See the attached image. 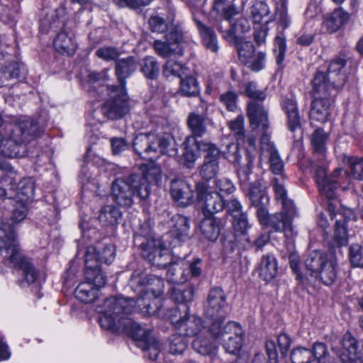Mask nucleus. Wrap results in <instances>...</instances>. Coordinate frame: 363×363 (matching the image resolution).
<instances>
[{"instance_id":"1","label":"nucleus","mask_w":363,"mask_h":363,"mask_svg":"<svg viewBox=\"0 0 363 363\" xmlns=\"http://www.w3.org/2000/svg\"><path fill=\"white\" fill-rule=\"evenodd\" d=\"M132 306L123 299H109L105 306L99 308L102 313L99 321L101 326L113 333H125L135 341L143 344V350L148 352L151 360H155L160 352L159 342L146 329L128 317L132 313Z\"/></svg>"},{"instance_id":"2","label":"nucleus","mask_w":363,"mask_h":363,"mask_svg":"<svg viewBox=\"0 0 363 363\" xmlns=\"http://www.w3.org/2000/svg\"><path fill=\"white\" fill-rule=\"evenodd\" d=\"M129 286L138 296L135 299H126L115 296L106 298L102 304L96 306V310L101 315L100 316H102V313L99 311V308L104 306L109 299L125 300L132 306V312L135 311V306L147 315H152L155 312L156 307H153L152 304L155 299L164 293V279L155 275L147 274L143 268L140 267L135 269L132 273L129 279Z\"/></svg>"},{"instance_id":"3","label":"nucleus","mask_w":363,"mask_h":363,"mask_svg":"<svg viewBox=\"0 0 363 363\" xmlns=\"http://www.w3.org/2000/svg\"><path fill=\"white\" fill-rule=\"evenodd\" d=\"M38 123L28 117H22L6 126V139L1 154L9 158L24 157L26 143L40 135Z\"/></svg>"},{"instance_id":"4","label":"nucleus","mask_w":363,"mask_h":363,"mask_svg":"<svg viewBox=\"0 0 363 363\" xmlns=\"http://www.w3.org/2000/svg\"><path fill=\"white\" fill-rule=\"evenodd\" d=\"M172 324L183 335L197 337L193 342V348L202 355L209 354L213 347L199 336L205 330L202 318L195 314L189 313V307L184 304L182 308H172L168 315Z\"/></svg>"},{"instance_id":"5","label":"nucleus","mask_w":363,"mask_h":363,"mask_svg":"<svg viewBox=\"0 0 363 363\" xmlns=\"http://www.w3.org/2000/svg\"><path fill=\"white\" fill-rule=\"evenodd\" d=\"M135 152L144 160H152L158 152L173 157L177 154L172 137L169 133H140L134 138Z\"/></svg>"},{"instance_id":"6","label":"nucleus","mask_w":363,"mask_h":363,"mask_svg":"<svg viewBox=\"0 0 363 363\" xmlns=\"http://www.w3.org/2000/svg\"><path fill=\"white\" fill-rule=\"evenodd\" d=\"M0 255L14 267L22 271L25 281L30 284L35 281L38 272L30 261L22 256L20 247L12 233L7 234L4 228L0 229Z\"/></svg>"},{"instance_id":"7","label":"nucleus","mask_w":363,"mask_h":363,"mask_svg":"<svg viewBox=\"0 0 363 363\" xmlns=\"http://www.w3.org/2000/svg\"><path fill=\"white\" fill-rule=\"evenodd\" d=\"M111 189L113 201L123 208L130 207L135 198L145 200L150 196L148 186L141 183V178L136 174H130L125 179H116Z\"/></svg>"},{"instance_id":"8","label":"nucleus","mask_w":363,"mask_h":363,"mask_svg":"<svg viewBox=\"0 0 363 363\" xmlns=\"http://www.w3.org/2000/svg\"><path fill=\"white\" fill-rule=\"evenodd\" d=\"M325 81V74L317 71L312 82L314 99L311 104L310 118L312 121L320 123L328 120L332 103L330 97L333 95V92L329 91V86Z\"/></svg>"},{"instance_id":"9","label":"nucleus","mask_w":363,"mask_h":363,"mask_svg":"<svg viewBox=\"0 0 363 363\" xmlns=\"http://www.w3.org/2000/svg\"><path fill=\"white\" fill-rule=\"evenodd\" d=\"M135 242L139 245L142 257L152 266L163 269L172 263L170 251L160 239L137 235Z\"/></svg>"},{"instance_id":"10","label":"nucleus","mask_w":363,"mask_h":363,"mask_svg":"<svg viewBox=\"0 0 363 363\" xmlns=\"http://www.w3.org/2000/svg\"><path fill=\"white\" fill-rule=\"evenodd\" d=\"M227 297L224 291L220 287L210 289L203 306V314L206 318L212 320L209 333H218L227 315L228 308Z\"/></svg>"},{"instance_id":"11","label":"nucleus","mask_w":363,"mask_h":363,"mask_svg":"<svg viewBox=\"0 0 363 363\" xmlns=\"http://www.w3.org/2000/svg\"><path fill=\"white\" fill-rule=\"evenodd\" d=\"M305 267L312 276L320 279L325 285L332 284L337 278L335 262L329 260L321 251L311 252L305 260Z\"/></svg>"},{"instance_id":"12","label":"nucleus","mask_w":363,"mask_h":363,"mask_svg":"<svg viewBox=\"0 0 363 363\" xmlns=\"http://www.w3.org/2000/svg\"><path fill=\"white\" fill-rule=\"evenodd\" d=\"M223 157L229 162L237 166V174L242 186H248L252 184V172L251 166L255 155L250 150H245V157H242L238 143H229L225 150L221 151Z\"/></svg>"},{"instance_id":"13","label":"nucleus","mask_w":363,"mask_h":363,"mask_svg":"<svg viewBox=\"0 0 363 363\" xmlns=\"http://www.w3.org/2000/svg\"><path fill=\"white\" fill-rule=\"evenodd\" d=\"M247 116L250 119V127L253 130L261 129V154L260 157L266 154L277 150L274 144L270 141L267 130L269 128L268 113L262 105L256 102H250L247 106Z\"/></svg>"},{"instance_id":"14","label":"nucleus","mask_w":363,"mask_h":363,"mask_svg":"<svg viewBox=\"0 0 363 363\" xmlns=\"http://www.w3.org/2000/svg\"><path fill=\"white\" fill-rule=\"evenodd\" d=\"M130 111L128 96L123 86H111L109 99L102 106L103 114L109 119L124 117Z\"/></svg>"},{"instance_id":"15","label":"nucleus","mask_w":363,"mask_h":363,"mask_svg":"<svg viewBox=\"0 0 363 363\" xmlns=\"http://www.w3.org/2000/svg\"><path fill=\"white\" fill-rule=\"evenodd\" d=\"M210 333L215 339L220 340L228 353L237 354L242 347L244 332L236 322H229L223 327L221 325L218 333Z\"/></svg>"},{"instance_id":"16","label":"nucleus","mask_w":363,"mask_h":363,"mask_svg":"<svg viewBox=\"0 0 363 363\" xmlns=\"http://www.w3.org/2000/svg\"><path fill=\"white\" fill-rule=\"evenodd\" d=\"M347 172L342 168H337L328 177L324 167L319 166L315 171V180L320 191L328 199L335 197V191L347 180Z\"/></svg>"},{"instance_id":"17","label":"nucleus","mask_w":363,"mask_h":363,"mask_svg":"<svg viewBox=\"0 0 363 363\" xmlns=\"http://www.w3.org/2000/svg\"><path fill=\"white\" fill-rule=\"evenodd\" d=\"M196 191L204 216H213L223 210L225 204L223 196L218 192L213 191L208 184L199 182L196 186Z\"/></svg>"},{"instance_id":"18","label":"nucleus","mask_w":363,"mask_h":363,"mask_svg":"<svg viewBox=\"0 0 363 363\" xmlns=\"http://www.w3.org/2000/svg\"><path fill=\"white\" fill-rule=\"evenodd\" d=\"M347 61L340 57L334 58L328 67V74L321 71L325 75V84L329 86V91H333L342 88L347 81V71L346 68ZM320 72V70H319Z\"/></svg>"},{"instance_id":"19","label":"nucleus","mask_w":363,"mask_h":363,"mask_svg":"<svg viewBox=\"0 0 363 363\" xmlns=\"http://www.w3.org/2000/svg\"><path fill=\"white\" fill-rule=\"evenodd\" d=\"M342 349L339 356L343 363H363V340L357 342L350 333H346L342 340Z\"/></svg>"},{"instance_id":"20","label":"nucleus","mask_w":363,"mask_h":363,"mask_svg":"<svg viewBox=\"0 0 363 363\" xmlns=\"http://www.w3.org/2000/svg\"><path fill=\"white\" fill-rule=\"evenodd\" d=\"M95 248L89 246L85 254V279L91 282V284L99 290L104 286L106 283V276L102 272L98 264L92 262V257L94 256Z\"/></svg>"},{"instance_id":"21","label":"nucleus","mask_w":363,"mask_h":363,"mask_svg":"<svg viewBox=\"0 0 363 363\" xmlns=\"http://www.w3.org/2000/svg\"><path fill=\"white\" fill-rule=\"evenodd\" d=\"M201 259L196 258L189 263L185 269H179L174 266L170 267L167 271V277L170 281L181 284L186 281L190 277H198L201 274Z\"/></svg>"},{"instance_id":"22","label":"nucleus","mask_w":363,"mask_h":363,"mask_svg":"<svg viewBox=\"0 0 363 363\" xmlns=\"http://www.w3.org/2000/svg\"><path fill=\"white\" fill-rule=\"evenodd\" d=\"M170 194L179 206H187L194 203V191L190 184L182 179H174L171 182Z\"/></svg>"},{"instance_id":"23","label":"nucleus","mask_w":363,"mask_h":363,"mask_svg":"<svg viewBox=\"0 0 363 363\" xmlns=\"http://www.w3.org/2000/svg\"><path fill=\"white\" fill-rule=\"evenodd\" d=\"M28 202L21 199H12L9 201V203L13 206L10 216L11 223H2L0 226V229L4 228L7 234L12 233L16 241L14 225L26 218L28 213Z\"/></svg>"},{"instance_id":"24","label":"nucleus","mask_w":363,"mask_h":363,"mask_svg":"<svg viewBox=\"0 0 363 363\" xmlns=\"http://www.w3.org/2000/svg\"><path fill=\"white\" fill-rule=\"evenodd\" d=\"M254 182L252 180V184L245 188L250 189L249 196L252 203L254 206H258L257 210V218L262 225L268 226V220L269 216L267 208L264 207L265 201H267V197L263 190L258 188L257 186H253Z\"/></svg>"},{"instance_id":"25","label":"nucleus","mask_w":363,"mask_h":363,"mask_svg":"<svg viewBox=\"0 0 363 363\" xmlns=\"http://www.w3.org/2000/svg\"><path fill=\"white\" fill-rule=\"evenodd\" d=\"M291 221L282 213H277L269 216L267 227L274 232L284 233L286 238H291L294 235Z\"/></svg>"},{"instance_id":"26","label":"nucleus","mask_w":363,"mask_h":363,"mask_svg":"<svg viewBox=\"0 0 363 363\" xmlns=\"http://www.w3.org/2000/svg\"><path fill=\"white\" fill-rule=\"evenodd\" d=\"M349 20V14L342 9L335 10L325 18L322 23V29L333 33L340 29Z\"/></svg>"},{"instance_id":"27","label":"nucleus","mask_w":363,"mask_h":363,"mask_svg":"<svg viewBox=\"0 0 363 363\" xmlns=\"http://www.w3.org/2000/svg\"><path fill=\"white\" fill-rule=\"evenodd\" d=\"M138 68V61L133 56L121 58L116 61L115 69L116 74L121 84L124 87V80L133 74Z\"/></svg>"},{"instance_id":"28","label":"nucleus","mask_w":363,"mask_h":363,"mask_svg":"<svg viewBox=\"0 0 363 363\" xmlns=\"http://www.w3.org/2000/svg\"><path fill=\"white\" fill-rule=\"evenodd\" d=\"M53 45L57 52L67 55H72L77 48L73 36L67 31H62L57 34Z\"/></svg>"},{"instance_id":"29","label":"nucleus","mask_w":363,"mask_h":363,"mask_svg":"<svg viewBox=\"0 0 363 363\" xmlns=\"http://www.w3.org/2000/svg\"><path fill=\"white\" fill-rule=\"evenodd\" d=\"M283 109L287 116L288 128L294 132L301 128V118L296 101L293 99H286L282 104Z\"/></svg>"},{"instance_id":"30","label":"nucleus","mask_w":363,"mask_h":363,"mask_svg":"<svg viewBox=\"0 0 363 363\" xmlns=\"http://www.w3.org/2000/svg\"><path fill=\"white\" fill-rule=\"evenodd\" d=\"M277 262L272 254L262 256L259 267V275L266 281L272 280L277 274Z\"/></svg>"},{"instance_id":"31","label":"nucleus","mask_w":363,"mask_h":363,"mask_svg":"<svg viewBox=\"0 0 363 363\" xmlns=\"http://www.w3.org/2000/svg\"><path fill=\"white\" fill-rule=\"evenodd\" d=\"M194 20L204 45L212 52H216L219 47L217 37L213 29L207 26L196 18H194Z\"/></svg>"},{"instance_id":"32","label":"nucleus","mask_w":363,"mask_h":363,"mask_svg":"<svg viewBox=\"0 0 363 363\" xmlns=\"http://www.w3.org/2000/svg\"><path fill=\"white\" fill-rule=\"evenodd\" d=\"M203 235L210 241L218 238L220 230V220L215 216H205L200 224Z\"/></svg>"},{"instance_id":"33","label":"nucleus","mask_w":363,"mask_h":363,"mask_svg":"<svg viewBox=\"0 0 363 363\" xmlns=\"http://www.w3.org/2000/svg\"><path fill=\"white\" fill-rule=\"evenodd\" d=\"M142 174H135L141 178V183L147 185L151 193V184L157 185L162 180V171L159 166L151 164L142 168Z\"/></svg>"},{"instance_id":"34","label":"nucleus","mask_w":363,"mask_h":363,"mask_svg":"<svg viewBox=\"0 0 363 363\" xmlns=\"http://www.w3.org/2000/svg\"><path fill=\"white\" fill-rule=\"evenodd\" d=\"M187 125L194 138L202 137L207 130L206 116L197 113H190L187 119Z\"/></svg>"},{"instance_id":"35","label":"nucleus","mask_w":363,"mask_h":363,"mask_svg":"<svg viewBox=\"0 0 363 363\" xmlns=\"http://www.w3.org/2000/svg\"><path fill=\"white\" fill-rule=\"evenodd\" d=\"M169 225L172 228V234L179 240L188 235L190 225L189 220L186 217L180 214H174L171 217Z\"/></svg>"},{"instance_id":"36","label":"nucleus","mask_w":363,"mask_h":363,"mask_svg":"<svg viewBox=\"0 0 363 363\" xmlns=\"http://www.w3.org/2000/svg\"><path fill=\"white\" fill-rule=\"evenodd\" d=\"M99 289L91 284V282H81L74 291L76 298L82 302L91 303L98 296Z\"/></svg>"},{"instance_id":"37","label":"nucleus","mask_w":363,"mask_h":363,"mask_svg":"<svg viewBox=\"0 0 363 363\" xmlns=\"http://www.w3.org/2000/svg\"><path fill=\"white\" fill-rule=\"evenodd\" d=\"M16 179L10 174H5L0 178V197L9 201L16 198Z\"/></svg>"},{"instance_id":"38","label":"nucleus","mask_w":363,"mask_h":363,"mask_svg":"<svg viewBox=\"0 0 363 363\" xmlns=\"http://www.w3.org/2000/svg\"><path fill=\"white\" fill-rule=\"evenodd\" d=\"M35 191L34 182L31 178L23 179L16 184V198L29 202L33 199Z\"/></svg>"},{"instance_id":"39","label":"nucleus","mask_w":363,"mask_h":363,"mask_svg":"<svg viewBox=\"0 0 363 363\" xmlns=\"http://www.w3.org/2000/svg\"><path fill=\"white\" fill-rule=\"evenodd\" d=\"M121 216L122 214L117 207L107 205L101 208L99 220L104 225H113L119 223Z\"/></svg>"},{"instance_id":"40","label":"nucleus","mask_w":363,"mask_h":363,"mask_svg":"<svg viewBox=\"0 0 363 363\" xmlns=\"http://www.w3.org/2000/svg\"><path fill=\"white\" fill-rule=\"evenodd\" d=\"M198 144H199V141L194 138V136L186 137L183 143L184 147V157L189 167L193 165L198 157L197 151L199 150L197 146Z\"/></svg>"},{"instance_id":"41","label":"nucleus","mask_w":363,"mask_h":363,"mask_svg":"<svg viewBox=\"0 0 363 363\" xmlns=\"http://www.w3.org/2000/svg\"><path fill=\"white\" fill-rule=\"evenodd\" d=\"M347 234L344 221L337 220L335 225V233L332 242L329 243V247L333 253L335 247L338 248L347 244Z\"/></svg>"},{"instance_id":"42","label":"nucleus","mask_w":363,"mask_h":363,"mask_svg":"<svg viewBox=\"0 0 363 363\" xmlns=\"http://www.w3.org/2000/svg\"><path fill=\"white\" fill-rule=\"evenodd\" d=\"M194 289L192 286H179L172 289V298L179 303H186L193 300Z\"/></svg>"},{"instance_id":"43","label":"nucleus","mask_w":363,"mask_h":363,"mask_svg":"<svg viewBox=\"0 0 363 363\" xmlns=\"http://www.w3.org/2000/svg\"><path fill=\"white\" fill-rule=\"evenodd\" d=\"M328 138L327 133L322 129H316L311 135V145L315 154L324 157L325 152V143Z\"/></svg>"},{"instance_id":"44","label":"nucleus","mask_w":363,"mask_h":363,"mask_svg":"<svg viewBox=\"0 0 363 363\" xmlns=\"http://www.w3.org/2000/svg\"><path fill=\"white\" fill-rule=\"evenodd\" d=\"M140 71L147 79H156L160 72L158 63L153 57L147 56L140 63Z\"/></svg>"},{"instance_id":"45","label":"nucleus","mask_w":363,"mask_h":363,"mask_svg":"<svg viewBox=\"0 0 363 363\" xmlns=\"http://www.w3.org/2000/svg\"><path fill=\"white\" fill-rule=\"evenodd\" d=\"M238 56L240 62L245 65H247L255 57V50L254 45L250 42L242 40L236 45Z\"/></svg>"},{"instance_id":"46","label":"nucleus","mask_w":363,"mask_h":363,"mask_svg":"<svg viewBox=\"0 0 363 363\" xmlns=\"http://www.w3.org/2000/svg\"><path fill=\"white\" fill-rule=\"evenodd\" d=\"M94 256L92 257V262L95 264L105 263L111 264L115 258V250L112 245L105 246L101 251H98L95 247Z\"/></svg>"},{"instance_id":"47","label":"nucleus","mask_w":363,"mask_h":363,"mask_svg":"<svg viewBox=\"0 0 363 363\" xmlns=\"http://www.w3.org/2000/svg\"><path fill=\"white\" fill-rule=\"evenodd\" d=\"M199 86L196 79L193 77L182 78L180 82V91L186 96H195L199 94Z\"/></svg>"},{"instance_id":"48","label":"nucleus","mask_w":363,"mask_h":363,"mask_svg":"<svg viewBox=\"0 0 363 363\" xmlns=\"http://www.w3.org/2000/svg\"><path fill=\"white\" fill-rule=\"evenodd\" d=\"M197 146L200 151L206 152L204 161L218 162L221 151L216 145L211 143L199 141V144H198Z\"/></svg>"},{"instance_id":"49","label":"nucleus","mask_w":363,"mask_h":363,"mask_svg":"<svg viewBox=\"0 0 363 363\" xmlns=\"http://www.w3.org/2000/svg\"><path fill=\"white\" fill-rule=\"evenodd\" d=\"M187 347L186 340L182 333L174 334L169 340V352L173 354H181Z\"/></svg>"},{"instance_id":"50","label":"nucleus","mask_w":363,"mask_h":363,"mask_svg":"<svg viewBox=\"0 0 363 363\" xmlns=\"http://www.w3.org/2000/svg\"><path fill=\"white\" fill-rule=\"evenodd\" d=\"M186 68L177 61L172 59L168 60L163 66V74L166 77H181L185 74Z\"/></svg>"},{"instance_id":"51","label":"nucleus","mask_w":363,"mask_h":363,"mask_svg":"<svg viewBox=\"0 0 363 363\" xmlns=\"http://www.w3.org/2000/svg\"><path fill=\"white\" fill-rule=\"evenodd\" d=\"M269 156V162L270 164V170L275 174V177L285 176L284 171V163L281 160L277 150H272L265 155Z\"/></svg>"},{"instance_id":"52","label":"nucleus","mask_w":363,"mask_h":363,"mask_svg":"<svg viewBox=\"0 0 363 363\" xmlns=\"http://www.w3.org/2000/svg\"><path fill=\"white\" fill-rule=\"evenodd\" d=\"M220 170L219 162L203 161L200 168V175L205 180H210L217 176Z\"/></svg>"},{"instance_id":"53","label":"nucleus","mask_w":363,"mask_h":363,"mask_svg":"<svg viewBox=\"0 0 363 363\" xmlns=\"http://www.w3.org/2000/svg\"><path fill=\"white\" fill-rule=\"evenodd\" d=\"M269 13L268 5L263 1L256 2L251 8L252 18L255 23H260Z\"/></svg>"},{"instance_id":"54","label":"nucleus","mask_w":363,"mask_h":363,"mask_svg":"<svg viewBox=\"0 0 363 363\" xmlns=\"http://www.w3.org/2000/svg\"><path fill=\"white\" fill-rule=\"evenodd\" d=\"M245 94L250 99H254V101L260 105H262L259 101H263L266 98V94L263 90L257 88V84L254 82H247L245 87ZM263 107V106H262Z\"/></svg>"},{"instance_id":"55","label":"nucleus","mask_w":363,"mask_h":363,"mask_svg":"<svg viewBox=\"0 0 363 363\" xmlns=\"http://www.w3.org/2000/svg\"><path fill=\"white\" fill-rule=\"evenodd\" d=\"M292 363H311L313 361L312 352L306 348L298 347L291 354Z\"/></svg>"},{"instance_id":"56","label":"nucleus","mask_w":363,"mask_h":363,"mask_svg":"<svg viewBox=\"0 0 363 363\" xmlns=\"http://www.w3.org/2000/svg\"><path fill=\"white\" fill-rule=\"evenodd\" d=\"M350 259L354 267H363V246L352 244L350 247Z\"/></svg>"},{"instance_id":"57","label":"nucleus","mask_w":363,"mask_h":363,"mask_svg":"<svg viewBox=\"0 0 363 363\" xmlns=\"http://www.w3.org/2000/svg\"><path fill=\"white\" fill-rule=\"evenodd\" d=\"M215 191L220 195H228L234 192L235 188L233 182L227 178L223 177L214 181Z\"/></svg>"},{"instance_id":"58","label":"nucleus","mask_w":363,"mask_h":363,"mask_svg":"<svg viewBox=\"0 0 363 363\" xmlns=\"http://www.w3.org/2000/svg\"><path fill=\"white\" fill-rule=\"evenodd\" d=\"M154 50L160 57H169L176 51V48H173L171 44L166 41L156 40L154 42Z\"/></svg>"},{"instance_id":"59","label":"nucleus","mask_w":363,"mask_h":363,"mask_svg":"<svg viewBox=\"0 0 363 363\" xmlns=\"http://www.w3.org/2000/svg\"><path fill=\"white\" fill-rule=\"evenodd\" d=\"M220 101L229 111H235L238 108V94L233 91H227L222 94Z\"/></svg>"},{"instance_id":"60","label":"nucleus","mask_w":363,"mask_h":363,"mask_svg":"<svg viewBox=\"0 0 363 363\" xmlns=\"http://www.w3.org/2000/svg\"><path fill=\"white\" fill-rule=\"evenodd\" d=\"M244 121V117L239 115L235 120L228 123L230 130L234 133L238 140L245 139Z\"/></svg>"},{"instance_id":"61","label":"nucleus","mask_w":363,"mask_h":363,"mask_svg":"<svg viewBox=\"0 0 363 363\" xmlns=\"http://www.w3.org/2000/svg\"><path fill=\"white\" fill-rule=\"evenodd\" d=\"M284 179L285 176H281V177H274L272 183H273V188L274 191L275 192L277 199L279 200L281 202L283 201V200H285L287 198V194L286 190L284 187Z\"/></svg>"},{"instance_id":"62","label":"nucleus","mask_w":363,"mask_h":363,"mask_svg":"<svg viewBox=\"0 0 363 363\" xmlns=\"http://www.w3.org/2000/svg\"><path fill=\"white\" fill-rule=\"evenodd\" d=\"M96 55L98 57L104 60L111 61L118 59L120 52L118 49L114 47H102L96 50Z\"/></svg>"},{"instance_id":"63","label":"nucleus","mask_w":363,"mask_h":363,"mask_svg":"<svg viewBox=\"0 0 363 363\" xmlns=\"http://www.w3.org/2000/svg\"><path fill=\"white\" fill-rule=\"evenodd\" d=\"M313 359L314 357L318 363H327L329 353L325 344L321 342H315L313 346Z\"/></svg>"},{"instance_id":"64","label":"nucleus","mask_w":363,"mask_h":363,"mask_svg":"<svg viewBox=\"0 0 363 363\" xmlns=\"http://www.w3.org/2000/svg\"><path fill=\"white\" fill-rule=\"evenodd\" d=\"M23 70V65L18 62L11 63L4 70L2 77L6 79H18L21 77Z\"/></svg>"}]
</instances>
